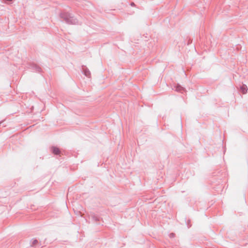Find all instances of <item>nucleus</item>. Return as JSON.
<instances>
[{
	"label": "nucleus",
	"instance_id": "nucleus-1",
	"mask_svg": "<svg viewBox=\"0 0 248 248\" xmlns=\"http://www.w3.org/2000/svg\"><path fill=\"white\" fill-rule=\"evenodd\" d=\"M53 153L55 155H59L60 153V151L59 148L56 147H52L51 148Z\"/></svg>",
	"mask_w": 248,
	"mask_h": 248
},
{
	"label": "nucleus",
	"instance_id": "nucleus-2",
	"mask_svg": "<svg viewBox=\"0 0 248 248\" xmlns=\"http://www.w3.org/2000/svg\"><path fill=\"white\" fill-rule=\"evenodd\" d=\"M38 243L37 240L35 239H33L31 240V245L34 246H35Z\"/></svg>",
	"mask_w": 248,
	"mask_h": 248
},
{
	"label": "nucleus",
	"instance_id": "nucleus-3",
	"mask_svg": "<svg viewBox=\"0 0 248 248\" xmlns=\"http://www.w3.org/2000/svg\"><path fill=\"white\" fill-rule=\"evenodd\" d=\"M241 90L243 93H245L247 92V90L245 87H243L241 88Z\"/></svg>",
	"mask_w": 248,
	"mask_h": 248
}]
</instances>
